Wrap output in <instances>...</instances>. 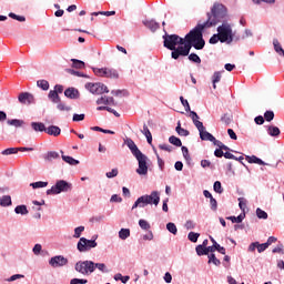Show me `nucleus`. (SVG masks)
Masks as SVG:
<instances>
[{
    "label": "nucleus",
    "mask_w": 284,
    "mask_h": 284,
    "mask_svg": "<svg viewBox=\"0 0 284 284\" xmlns=\"http://www.w3.org/2000/svg\"><path fill=\"white\" fill-rule=\"evenodd\" d=\"M192 48H195V50H203V48H205L203 33L195 28L183 38V44H180L175 51L171 52V57L175 60L179 59V57H187Z\"/></svg>",
    "instance_id": "1"
},
{
    "label": "nucleus",
    "mask_w": 284,
    "mask_h": 284,
    "mask_svg": "<svg viewBox=\"0 0 284 284\" xmlns=\"http://www.w3.org/2000/svg\"><path fill=\"white\" fill-rule=\"evenodd\" d=\"M227 17V8L221 3H214L211 9V12L207 13V20L204 23H200L195 27V30H199L203 34L205 28H212L216 23H221L222 19Z\"/></svg>",
    "instance_id": "2"
},
{
    "label": "nucleus",
    "mask_w": 284,
    "mask_h": 284,
    "mask_svg": "<svg viewBox=\"0 0 284 284\" xmlns=\"http://www.w3.org/2000/svg\"><path fill=\"white\" fill-rule=\"evenodd\" d=\"M217 41L221 43H232L234 41L232 24L223 22L222 26L217 27V33L210 38L209 43L214 45Z\"/></svg>",
    "instance_id": "3"
},
{
    "label": "nucleus",
    "mask_w": 284,
    "mask_h": 284,
    "mask_svg": "<svg viewBox=\"0 0 284 284\" xmlns=\"http://www.w3.org/2000/svg\"><path fill=\"white\" fill-rule=\"evenodd\" d=\"M161 203V193L159 191H152L150 195L145 194L136 199L132 210L136 207H146V205H155V207Z\"/></svg>",
    "instance_id": "4"
},
{
    "label": "nucleus",
    "mask_w": 284,
    "mask_h": 284,
    "mask_svg": "<svg viewBox=\"0 0 284 284\" xmlns=\"http://www.w3.org/2000/svg\"><path fill=\"white\" fill-rule=\"evenodd\" d=\"M163 45L168 50H172V52H175V50H179L176 45H183V38L176 36V34H169L165 33L163 36Z\"/></svg>",
    "instance_id": "5"
},
{
    "label": "nucleus",
    "mask_w": 284,
    "mask_h": 284,
    "mask_svg": "<svg viewBox=\"0 0 284 284\" xmlns=\"http://www.w3.org/2000/svg\"><path fill=\"white\" fill-rule=\"evenodd\" d=\"M74 270L82 276H90V274H94V262L90 260L79 261L75 263Z\"/></svg>",
    "instance_id": "6"
},
{
    "label": "nucleus",
    "mask_w": 284,
    "mask_h": 284,
    "mask_svg": "<svg viewBox=\"0 0 284 284\" xmlns=\"http://www.w3.org/2000/svg\"><path fill=\"white\" fill-rule=\"evenodd\" d=\"M70 190H72V184L70 182L65 180H59L51 189L47 190V194H61V192H70Z\"/></svg>",
    "instance_id": "7"
},
{
    "label": "nucleus",
    "mask_w": 284,
    "mask_h": 284,
    "mask_svg": "<svg viewBox=\"0 0 284 284\" xmlns=\"http://www.w3.org/2000/svg\"><path fill=\"white\" fill-rule=\"evenodd\" d=\"M99 244L95 240H88L85 237H80L77 250L80 252H90V250H94Z\"/></svg>",
    "instance_id": "8"
},
{
    "label": "nucleus",
    "mask_w": 284,
    "mask_h": 284,
    "mask_svg": "<svg viewBox=\"0 0 284 284\" xmlns=\"http://www.w3.org/2000/svg\"><path fill=\"white\" fill-rule=\"evenodd\" d=\"M85 90H89L91 94H97V95L105 94L110 92V90H108V87L101 82H98V83L89 82L85 84Z\"/></svg>",
    "instance_id": "9"
},
{
    "label": "nucleus",
    "mask_w": 284,
    "mask_h": 284,
    "mask_svg": "<svg viewBox=\"0 0 284 284\" xmlns=\"http://www.w3.org/2000/svg\"><path fill=\"white\" fill-rule=\"evenodd\" d=\"M135 159L139 163V168L136 169V174L140 176L148 175V156L143 153H140L139 155H135Z\"/></svg>",
    "instance_id": "10"
},
{
    "label": "nucleus",
    "mask_w": 284,
    "mask_h": 284,
    "mask_svg": "<svg viewBox=\"0 0 284 284\" xmlns=\"http://www.w3.org/2000/svg\"><path fill=\"white\" fill-rule=\"evenodd\" d=\"M97 77H105L106 79H119V72L115 69L108 68H92Z\"/></svg>",
    "instance_id": "11"
},
{
    "label": "nucleus",
    "mask_w": 284,
    "mask_h": 284,
    "mask_svg": "<svg viewBox=\"0 0 284 284\" xmlns=\"http://www.w3.org/2000/svg\"><path fill=\"white\" fill-rule=\"evenodd\" d=\"M67 264L68 258H65L63 255H55L49 261V265H51V267H64Z\"/></svg>",
    "instance_id": "12"
},
{
    "label": "nucleus",
    "mask_w": 284,
    "mask_h": 284,
    "mask_svg": "<svg viewBox=\"0 0 284 284\" xmlns=\"http://www.w3.org/2000/svg\"><path fill=\"white\" fill-rule=\"evenodd\" d=\"M19 103H22V105H30L31 103H34V95L32 93L22 92L18 97Z\"/></svg>",
    "instance_id": "13"
},
{
    "label": "nucleus",
    "mask_w": 284,
    "mask_h": 284,
    "mask_svg": "<svg viewBox=\"0 0 284 284\" xmlns=\"http://www.w3.org/2000/svg\"><path fill=\"white\" fill-rule=\"evenodd\" d=\"M124 143L129 148V150H131V154H133V156H138L139 154L143 153L141 152V150H139V146H136V143H134V140L126 138L124 140Z\"/></svg>",
    "instance_id": "14"
},
{
    "label": "nucleus",
    "mask_w": 284,
    "mask_h": 284,
    "mask_svg": "<svg viewBox=\"0 0 284 284\" xmlns=\"http://www.w3.org/2000/svg\"><path fill=\"white\" fill-rule=\"evenodd\" d=\"M97 105H115L114 98L111 97H101L97 100Z\"/></svg>",
    "instance_id": "15"
},
{
    "label": "nucleus",
    "mask_w": 284,
    "mask_h": 284,
    "mask_svg": "<svg viewBox=\"0 0 284 284\" xmlns=\"http://www.w3.org/2000/svg\"><path fill=\"white\" fill-rule=\"evenodd\" d=\"M7 125L11 126V128H23V125H26V121L23 120H19V119H9L7 120Z\"/></svg>",
    "instance_id": "16"
},
{
    "label": "nucleus",
    "mask_w": 284,
    "mask_h": 284,
    "mask_svg": "<svg viewBox=\"0 0 284 284\" xmlns=\"http://www.w3.org/2000/svg\"><path fill=\"white\" fill-rule=\"evenodd\" d=\"M43 159L48 163H52V161H57V159H60V155L55 151H49L43 155Z\"/></svg>",
    "instance_id": "17"
},
{
    "label": "nucleus",
    "mask_w": 284,
    "mask_h": 284,
    "mask_svg": "<svg viewBox=\"0 0 284 284\" xmlns=\"http://www.w3.org/2000/svg\"><path fill=\"white\" fill-rule=\"evenodd\" d=\"M64 97H67V99H79V90L69 88L64 91Z\"/></svg>",
    "instance_id": "18"
},
{
    "label": "nucleus",
    "mask_w": 284,
    "mask_h": 284,
    "mask_svg": "<svg viewBox=\"0 0 284 284\" xmlns=\"http://www.w3.org/2000/svg\"><path fill=\"white\" fill-rule=\"evenodd\" d=\"M45 132L50 136H59V134H61V128L57 125H50L49 128L45 129Z\"/></svg>",
    "instance_id": "19"
},
{
    "label": "nucleus",
    "mask_w": 284,
    "mask_h": 284,
    "mask_svg": "<svg viewBox=\"0 0 284 284\" xmlns=\"http://www.w3.org/2000/svg\"><path fill=\"white\" fill-rule=\"evenodd\" d=\"M14 213L20 214V216H28V214H30V212L28 211V206L26 204L16 206Z\"/></svg>",
    "instance_id": "20"
},
{
    "label": "nucleus",
    "mask_w": 284,
    "mask_h": 284,
    "mask_svg": "<svg viewBox=\"0 0 284 284\" xmlns=\"http://www.w3.org/2000/svg\"><path fill=\"white\" fill-rule=\"evenodd\" d=\"M144 26L151 30V32H156L159 30L160 24L155 20H146L144 21Z\"/></svg>",
    "instance_id": "21"
},
{
    "label": "nucleus",
    "mask_w": 284,
    "mask_h": 284,
    "mask_svg": "<svg viewBox=\"0 0 284 284\" xmlns=\"http://www.w3.org/2000/svg\"><path fill=\"white\" fill-rule=\"evenodd\" d=\"M12 205V196L10 195H2L0 197V206L1 207H10Z\"/></svg>",
    "instance_id": "22"
},
{
    "label": "nucleus",
    "mask_w": 284,
    "mask_h": 284,
    "mask_svg": "<svg viewBox=\"0 0 284 284\" xmlns=\"http://www.w3.org/2000/svg\"><path fill=\"white\" fill-rule=\"evenodd\" d=\"M247 163H255L256 165H267L261 158H257L256 155H246Z\"/></svg>",
    "instance_id": "23"
},
{
    "label": "nucleus",
    "mask_w": 284,
    "mask_h": 284,
    "mask_svg": "<svg viewBox=\"0 0 284 284\" xmlns=\"http://www.w3.org/2000/svg\"><path fill=\"white\" fill-rule=\"evenodd\" d=\"M200 139L202 140V141H214V135H212V133H210V132H207L206 130H205V128H204V130H202L201 132H200Z\"/></svg>",
    "instance_id": "24"
},
{
    "label": "nucleus",
    "mask_w": 284,
    "mask_h": 284,
    "mask_svg": "<svg viewBox=\"0 0 284 284\" xmlns=\"http://www.w3.org/2000/svg\"><path fill=\"white\" fill-rule=\"evenodd\" d=\"M95 270H99V272H102L103 274H108V272H110V270H108V266L105 265V263H94L93 262V272Z\"/></svg>",
    "instance_id": "25"
},
{
    "label": "nucleus",
    "mask_w": 284,
    "mask_h": 284,
    "mask_svg": "<svg viewBox=\"0 0 284 284\" xmlns=\"http://www.w3.org/2000/svg\"><path fill=\"white\" fill-rule=\"evenodd\" d=\"M31 128L34 130V132H45L47 130L45 124L42 122H32Z\"/></svg>",
    "instance_id": "26"
},
{
    "label": "nucleus",
    "mask_w": 284,
    "mask_h": 284,
    "mask_svg": "<svg viewBox=\"0 0 284 284\" xmlns=\"http://www.w3.org/2000/svg\"><path fill=\"white\" fill-rule=\"evenodd\" d=\"M141 132H142V134H144L149 145H152V132H150L148 124L143 125V130Z\"/></svg>",
    "instance_id": "27"
},
{
    "label": "nucleus",
    "mask_w": 284,
    "mask_h": 284,
    "mask_svg": "<svg viewBox=\"0 0 284 284\" xmlns=\"http://www.w3.org/2000/svg\"><path fill=\"white\" fill-rule=\"evenodd\" d=\"M48 98L50 99L51 103H60L61 97H59V93L57 91H50L48 94Z\"/></svg>",
    "instance_id": "28"
},
{
    "label": "nucleus",
    "mask_w": 284,
    "mask_h": 284,
    "mask_svg": "<svg viewBox=\"0 0 284 284\" xmlns=\"http://www.w3.org/2000/svg\"><path fill=\"white\" fill-rule=\"evenodd\" d=\"M118 235L121 241H128L130 239V229H121Z\"/></svg>",
    "instance_id": "29"
},
{
    "label": "nucleus",
    "mask_w": 284,
    "mask_h": 284,
    "mask_svg": "<svg viewBox=\"0 0 284 284\" xmlns=\"http://www.w3.org/2000/svg\"><path fill=\"white\" fill-rule=\"evenodd\" d=\"M62 160L64 161V163H68L69 165H79V160H75L70 155H62Z\"/></svg>",
    "instance_id": "30"
},
{
    "label": "nucleus",
    "mask_w": 284,
    "mask_h": 284,
    "mask_svg": "<svg viewBox=\"0 0 284 284\" xmlns=\"http://www.w3.org/2000/svg\"><path fill=\"white\" fill-rule=\"evenodd\" d=\"M175 132H178L179 136H190V131L181 128V122H178V126L175 128Z\"/></svg>",
    "instance_id": "31"
},
{
    "label": "nucleus",
    "mask_w": 284,
    "mask_h": 284,
    "mask_svg": "<svg viewBox=\"0 0 284 284\" xmlns=\"http://www.w3.org/2000/svg\"><path fill=\"white\" fill-rule=\"evenodd\" d=\"M57 110H59L60 112H70V110H72V106L61 102H58L57 103Z\"/></svg>",
    "instance_id": "32"
},
{
    "label": "nucleus",
    "mask_w": 284,
    "mask_h": 284,
    "mask_svg": "<svg viewBox=\"0 0 284 284\" xmlns=\"http://www.w3.org/2000/svg\"><path fill=\"white\" fill-rule=\"evenodd\" d=\"M72 61V68H75L77 70H83L85 68V62L77 59H71Z\"/></svg>",
    "instance_id": "33"
},
{
    "label": "nucleus",
    "mask_w": 284,
    "mask_h": 284,
    "mask_svg": "<svg viewBox=\"0 0 284 284\" xmlns=\"http://www.w3.org/2000/svg\"><path fill=\"white\" fill-rule=\"evenodd\" d=\"M37 85L41 90H44V91L50 90V82H48V80H38Z\"/></svg>",
    "instance_id": "34"
},
{
    "label": "nucleus",
    "mask_w": 284,
    "mask_h": 284,
    "mask_svg": "<svg viewBox=\"0 0 284 284\" xmlns=\"http://www.w3.org/2000/svg\"><path fill=\"white\" fill-rule=\"evenodd\" d=\"M221 71H215L212 77L213 89L216 90V84L221 81Z\"/></svg>",
    "instance_id": "35"
},
{
    "label": "nucleus",
    "mask_w": 284,
    "mask_h": 284,
    "mask_svg": "<svg viewBox=\"0 0 284 284\" xmlns=\"http://www.w3.org/2000/svg\"><path fill=\"white\" fill-rule=\"evenodd\" d=\"M267 132L270 136H278L281 134V129L278 126H268Z\"/></svg>",
    "instance_id": "36"
},
{
    "label": "nucleus",
    "mask_w": 284,
    "mask_h": 284,
    "mask_svg": "<svg viewBox=\"0 0 284 284\" xmlns=\"http://www.w3.org/2000/svg\"><path fill=\"white\" fill-rule=\"evenodd\" d=\"M114 281H121V283L125 284L130 281V275L123 276L121 273H118L113 276Z\"/></svg>",
    "instance_id": "37"
},
{
    "label": "nucleus",
    "mask_w": 284,
    "mask_h": 284,
    "mask_svg": "<svg viewBox=\"0 0 284 284\" xmlns=\"http://www.w3.org/2000/svg\"><path fill=\"white\" fill-rule=\"evenodd\" d=\"M169 143H171L172 145H175V148H181V145H183V143L181 142V139L174 135L169 138Z\"/></svg>",
    "instance_id": "38"
},
{
    "label": "nucleus",
    "mask_w": 284,
    "mask_h": 284,
    "mask_svg": "<svg viewBox=\"0 0 284 284\" xmlns=\"http://www.w3.org/2000/svg\"><path fill=\"white\" fill-rule=\"evenodd\" d=\"M226 219H227V221H232V223H243V220L245 219V214H240L237 217L229 216Z\"/></svg>",
    "instance_id": "39"
},
{
    "label": "nucleus",
    "mask_w": 284,
    "mask_h": 284,
    "mask_svg": "<svg viewBox=\"0 0 284 284\" xmlns=\"http://www.w3.org/2000/svg\"><path fill=\"white\" fill-rule=\"evenodd\" d=\"M19 152L18 148H9L1 152L3 156H10V154H17Z\"/></svg>",
    "instance_id": "40"
},
{
    "label": "nucleus",
    "mask_w": 284,
    "mask_h": 284,
    "mask_svg": "<svg viewBox=\"0 0 284 284\" xmlns=\"http://www.w3.org/2000/svg\"><path fill=\"white\" fill-rule=\"evenodd\" d=\"M195 252H196L197 256H207L206 247L203 245H197L195 247Z\"/></svg>",
    "instance_id": "41"
},
{
    "label": "nucleus",
    "mask_w": 284,
    "mask_h": 284,
    "mask_svg": "<svg viewBox=\"0 0 284 284\" xmlns=\"http://www.w3.org/2000/svg\"><path fill=\"white\" fill-rule=\"evenodd\" d=\"M85 232V226H78L74 229L73 239H81V234Z\"/></svg>",
    "instance_id": "42"
},
{
    "label": "nucleus",
    "mask_w": 284,
    "mask_h": 284,
    "mask_svg": "<svg viewBox=\"0 0 284 284\" xmlns=\"http://www.w3.org/2000/svg\"><path fill=\"white\" fill-rule=\"evenodd\" d=\"M21 278H26V275L23 274H14L11 275L9 278L6 280L7 283H14V281H19Z\"/></svg>",
    "instance_id": "43"
},
{
    "label": "nucleus",
    "mask_w": 284,
    "mask_h": 284,
    "mask_svg": "<svg viewBox=\"0 0 284 284\" xmlns=\"http://www.w3.org/2000/svg\"><path fill=\"white\" fill-rule=\"evenodd\" d=\"M237 201L240 210H242V212H245V210H247V200H245V197H239Z\"/></svg>",
    "instance_id": "44"
},
{
    "label": "nucleus",
    "mask_w": 284,
    "mask_h": 284,
    "mask_svg": "<svg viewBox=\"0 0 284 284\" xmlns=\"http://www.w3.org/2000/svg\"><path fill=\"white\" fill-rule=\"evenodd\" d=\"M209 263H213V265H216V267H219V265H221V260L216 258V255L214 253H211L209 255Z\"/></svg>",
    "instance_id": "45"
},
{
    "label": "nucleus",
    "mask_w": 284,
    "mask_h": 284,
    "mask_svg": "<svg viewBox=\"0 0 284 284\" xmlns=\"http://www.w3.org/2000/svg\"><path fill=\"white\" fill-rule=\"evenodd\" d=\"M213 190L216 192V194H223V185L221 184V181L214 182Z\"/></svg>",
    "instance_id": "46"
},
{
    "label": "nucleus",
    "mask_w": 284,
    "mask_h": 284,
    "mask_svg": "<svg viewBox=\"0 0 284 284\" xmlns=\"http://www.w3.org/2000/svg\"><path fill=\"white\" fill-rule=\"evenodd\" d=\"M166 230H168L169 232H171V234H174V235H176L178 232H179V229H176V224H174V223H172V222H169V223L166 224Z\"/></svg>",
    "instance_id": "47"
},
{
    "label": "nucleus",
    "mask_w": 284,
    "mask_h": 284,
    "mask_svg": "<svg viewBox=\"0 0 284 284\" xmlns=\"http://www.w3.org/2000/svg\"><path fill=\"white\" fill-rule=\"evenodd\" d=\"M31 187H33V190H39V187H48V182H33L30 184Z\"/></svg>",
    "instance_id": "48"
},
{
    "label": "nucleus",
    "mask_w": 284,
    "mask_h": 284,
    "mask_svg": "<svg viewBox=\"0 0 284 284\" xmlns=\"http://www.w3.org/2000/svg\"><path fill=\"white\" fill-rule=\"evenodd\" d=\"M153 152L158 159V165H159L160 170H163V165H165V162L163 161V159H161V155H159V152L156 151L155 148H153Z\"/></svg>",
    "instance_id": "49"
},
{
    "label": "nucleus",
    "mask_w": 284,
    "mask_h": 284,
    "mask_svg": "<svg viewBox=\"0 0 284 284\" xmlns=\"http://www.w3.org/2000/svg\"><path fill=\"white\" fill-rule=\"evenodd\" d=\"M182 154H183L186 163H190V161H192V158L190 156V151L187 150V146H182Z\"/></svg>",
    "instance_id": "50"
},
{
    "label": "nucleus",
    "mask_w": 284,
    "mask_h": 284,
    "mask_svg": "<svg viewBox=\"0 0 284 284\" xmlns=\"http://www.w3.org/2000/svg\"><path fill=\"white\" fill-rule=\"evenodd\" d=\"M199 236H201V234L190 232L187 235V239H189V241H191V243H196V241H199Z\"/></svg>",
    "instance_id": "51"
},
{
    "label": "nucleus",
    "mask_w": 284,
    "mask_h": 284,
    "mask_svg": "<svg viewBox=\"0 0 284 284\" xmlns=\"http://www.w3.org/2000/svg\"><path fill=\"white\" fill-rule=\"evenodd\" d=\"M256 216L257 219H263L264 221H266L267 219V212L261 210L260 207L256 209Z\"/></svg>",
    "instance_id": "52"
},
{
    "label": "nucleus",
    "mask_w": 284,
    "mask_h": 284,
    "mask_svg": "<svg viewBox=\"0 0 284 284\" xmlns=\"http://www.w3.org/2000/svg\"><path fill=\"white\" fill-rule=\"evenodd\" d=\"M106 179H114L119 176V169H112L110 172L105 173Z\"/></svg>",
    "instance_id": "53"
},
{
    "label": "nucleus",
    "mask_w": 284,
    "mask_h": 284,
    "mask_svg": "<svg viewBox=\"0 0 284 284\" xmlns=\"http://www.w3.org/2000/svg\"><path fill=\"white\" fill-rule=\"evenodd\" d=\"M10 19H14L16 21H20V23H23L26 21V17L23 16H17L16 13L10 12L9 13Z\"/></svg>",
    "instance_id": "54"
},
{
    "label": "nucleus",
    "mask_w": 284,
    "mask_h": 284,
    "mask_svg": "<svg viewBox=\"0 0 284 284\" xmlns=\"http://www.w3.org/2000/svg\"><path fill=\"white\" fill-rule=\"evenodd\" d=\"M94 132H103V134H114V131L101 129L100 126L91 128Z\"/></svg>",
    "instance_id": "55"
},
{
    "label": "nucleus",
    "mask_w": 284,
    "mask_h": 284,
    "mask_svg": "<svg viewBox=\"0 0 284 284\" xmlns=\"http://www.w3.org/2000/svg\"><path fill=\"white\" fill-rule=\"evenodd\" d=\"M139 225L141 230H150V222L146 220H139Z\"/></svg>",
    "instance_id": "56"
},
{
    "label": "nucleus",
    "mask_w": 284,
    "mask_h": 284,
    "mask_svg": "<svg viewBox=\"0 0 284 284\" xmlns=\"http://www.w3.org/2000/svg\"><path fill=\"white\" fill-rule=\"evenodd\" d=\"M264 119H265V121H267L268 123H270L271 121H274V111H266V112L264 113Z\"/></svg>",
    "instance_id": "57"
},
{
    "label": "nucleus",
    "mask_w": 284,
    "mask_h": 284,
    "mask_svg": "<svg viewBox=\"0 0 284 284\" xmlns=\"http://www.w3.org/2000/svg\"><path fill=\"white\" fill-rule=\"evenodd\" d=\"M185 230H194L196 227V223L192 220H187L184 224Z\"/></svg>",
    "instance_id": "58"
},
{
    "label": "nucleus",
    "mask_w": 284,
    "mask_h": 284,
    "mask_svg": "<svg viewBox=\"0 0 284 284\" xmlns=\"http://www.w3.org/2000/svg\"><path fill=\"white\" fill-rule=\"evenodd\" d=\"M159 149L163 150L164 152H172V150H174V148H172L170 144H159Z\"/></svg>",
    "instance_id": "59"
},
{
    "label": "nucleus",
    "mask_w": 284,
    "mask_h": 284,
    "mask_svg": "<svg viewBox=\"0 0 284 284\" xmlns=\"http://www.w3.org/2000/svg\"><path fill=\"white\" fill-rule=\"evenodd\" d=\"M210 205H211V210H213V212H216V210L219 207V203L216 202V199L211 197L210 199Z\"/></svg>",
    "instance_id": "60"
},
{
    "label": "nucleus",
    "mask_w": 284,
    "mask_h": 284,
    "mask_svg": "<svg viewBox=\"0 0 284 284\" xmlns=\"http://www.w3.org/2000/svg\"><path fill=\"white\" fill-rule=\"evenodd\" d=\"M189 59L193 61V63H201V58L196 53H191Z\"/></svg>",
    "instance_id": "61"
},
{
    "label": "nucleus",
    "mask_w": 284,
    "mask_h": 284,
    "mask_svg": "<svg viewBox=\"0 0 284 284\" xmlns=\"http://www.w3.org/2000/svg\"><path fill=\"white\" fill-rule=\"evenodd\" d=\"M180 101L182 103V105L185 108V112H191L190 110V102H187V100L183 99V97H180Z\"/></svg>",
    "instance_id": "62"
},
{
    "label": "nucleus",
    "mask_w": 284,
    "mask_h": 284,
    "mask_svg": "<svg viewBox=\"0 0 284 284\" xmlns=\"http://www.w3.org/2000/svg\"><path fill=\"white\" fill-rule=\"evenodd\" d=\"M88 280H83V278H72L70 281V284H87Z\"/></svg>",
    "instance_id": "63"
},
{
    "label": "nucleus",
    "mask_w": 284,
    "mask_h": 284,
    "mask_svg": "<svg viewBox=\"0 0 284 284\" xmlns=\"http://www.w3.org/2000/svg\"><path fill=\"white\" fill-rule=\"evenodd\" d=\"M267 247H270V246H267L266 243L260 244V243L257 242V252H258L260 254L263 253V252H265V250H267Z\"/></svg>",
    "instance_id": "64"
}]
</instances>
